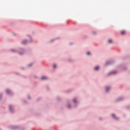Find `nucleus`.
I'll return each mask as SVG.
<instances>
[{
	"label": "nucleus",
	"mask_w": 130,
	"mask_h": 130,
	"mask_svg": "<svg viewBox=\"0 0 130 130\" xmlns=\"http://www.w3.org/2000/svg\"><path fill=\"white\" fill-rule=\"evenodd\" d=\"M112 116L113 117H114L115 118V119H118V118L117 117H115V115H114V114H112Z\"/></svg>",
	"instance_id": "obj_3"
},
{
	"label": "nucleus",
	"mask_w": 130,
	"mask_h": 130,
	"mask_svg": "<svg viewBox=\"0 0 130 130\" xmlns=\"http://www.w3.org/2000/svg\"><path fill=\"white\" fill-rule=\"evenodd\" d=\"M87 55H90V52H87Z\"/></svg>",
	"instance_id": "obj_12"
},
{
	"label": "nucleus",
	"mask_w": 130,
	"mask_h": 130,
	"mask_svg": "<svg viewBox=\"0 0 130 130\" xmlns=\"http://www.w3.org/2000/svg\"><path fill=\"white\" fill-rule=\"evenodd\" d=\"M68 108H71V107L70 106V105H68Z\"/></svg>",
	"instance_id": "obj_15"
},
{
	"label": "nucleus",
	"mask_w": 130,
	"mask_h": 130,
	"mask_svg": "<svg viewBox=\"0 0 130 130\" xmlns=\"http://www.w3.org/2000/svg\"><path fill=\"white\" fill-rule=\"evenodd\" d=\"M121 35H124V34H125V30H121L120 32Z\"/></svg>",
	"instance_id": "obj_2"
},
{
	"label": "nucleus",
	"mask_w": 130,
	"mask_h": 130,
	"mask_svg": "<svg viewBox=\"0 0 130 130\" xmlns=\"http://www.w3.org/2000/svg\"><path fill=\"white\" fill-rule=\"evenodd\" d=\"M6 92H7V93H8V94H9V93L11 92V91H10V90L8 89V90H6Z\"/></svg>",
	"instance_id": "obj_7"
},
{
	"label": "nucleus",
	"mask_w": 130,
	"mask_h": 130,
	"mask_svg": "<svg viewBox=\"0 0 130 130\" xmlns=\"http://www.w3.org/2000/svg\"><path fill=\"white\" fill-rule=\"evenodd\" d=\"M12 106H9V109H10V111H12Z\"/></svg>",
	"instance_id": "obj_8"
},
{
	"label": "nucleus",
	"mask_w": 130,
	"mask_h": 130,
	"mask_svg": "<svg viewBox=\"0 0 130 130\" xmlns=\"http://www.w3.org/2000/svg\"><path fill=\"white\" fill-rule=\"evenodd\" d=\"M47 79V77L46 76H42L41 77V80H46Z\"/></svg>",
	"instance_id": "obj_1"
},
{
	"label": "nucleus",
	"mask_w": 130,
	"mask_h": 130,
	"mask_svg": "<svg viewBox=\"0 0 130 130\" xmlns=\"http://www.w3.org/2000/svg\"><path fill=\"white\" fill-rule=\"evenodd\" d=\"M95 71H98L99 70V67L97 66L94 68Z\"/></svg>",
	"instance_id": "obj_5"
},
{
	"label": "nucleus",
	"mask_w": 130,
	"mask_h": 130,
	"mask_svg": "<svg viewBox=\"0 0 130 130\" xmlns=\"http://www.w3.org/2000/svg\"><path fill=\"white\" fill-rule=\"evenodd\" d=\"M11 51H12V52H15V50H11Z\"/></svg>",
	"instance_id": "obj_14"
},
{
	"label": "nucleus",
	"mask_w": 130,
	"mask_h": 130,
	"mask_svg": "<svg viewBox=\"0 0 130 130\" xmlns=\"http://www.w3.org/2000/svg\"><path fill=\"white\" fill-rule=\"evenodd\" d=\"M31 66H32V64H29V67H31Z\"/></svg>",
	"instance_id": "obj_16"
},
{
	"label": "nucleus",
	"mask_w": 130,
	"mask_h": 130,
	"mask_svg": "<svg viewBox=\"0 0 130 130\" xmlns=\"http://www.w3.org/2000/svg\"><path fill=\"white\" fill-rule=\"evenodd\" d=\"M112 74H116V72H112Z\"/></svg>",
	"instance_id": "obj_13"
},
{
	"label": "nucleus",
	"mask_w": 130,
	"mask_h": 130,
	"mask_svg": "<svg viewBox=\"0 0 130 130\" xmlns=\"http://www.w3.org/2000/svg\"><path fill=\"white\" fill-rule=\"evenodd\" d=\"M27 43V41L24 40L22 41V44H26Z\"/></svg>",
	"instance_id": "obj_6"
},
{
	"label": "nucleus",
	"mask_w": 130,
	"mask_h": 130,
	"mask_svg": "<svg viewBox=\"0 0 130 130\" xmlns=\"http://www.w3.org/2000/svg\"><path fill=\"white\" fill-rule=\"evenodd\" d=\"M109 43H112V40H109Z\"/></svg>",
	"instance_id": "obj_9"
},
{
	"label": "nucleus",
	"mask_w": 130,
	"mask_h": 130,
	"mask_svg": "<svg viewBox=\"0 0 130 130\" xmlns=\"http://www.w3.org/2000/svg\"><path fill=\"white\" fill-rule=\"evenodd\" d=\"M110 89V87H107L106 88V92H108V90Z\"/></svg>",
	"instance_id": "obj_4"
},
{
	"label": "nucleus",
	"mask_w": 130,
	"mask_h": 130,
	"mask_svg": "<svg viewBox=\"0 0 130 130\" xmlns=\"http://www.w3.org/2000/svg\"><path fill=\"white\" fill-rule=\"evenodd\" d=\"M53 67L54 69H55V68H56V65L55 64H53Z\"/></svg>",
	"instance_id": "obj_10"
},
{
	"label": "nucleus",
	"mask_w": 130,
	"mask_h": 130,
	"mask_svg": "<svg viewBox=\"0 0 130 130\" xmlns=\"http://www.w3.org/2000/svg\"><path fill=\"white\" fill-rule=\"evenodd\" d=\"M73 102H74V103H76L77 102V100H76V99H74L73 100Z\"/></svg>",
	"instance_id": "obj_11"
}]
</instances>
